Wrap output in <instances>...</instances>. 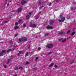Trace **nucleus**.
Here are the masks:
<instances>
[{"label": "nucleus", "mask_w": 76, "mask_h": 76, "mask_svg": "<svg viewBox=\"0 0 76 76\" xmlns=\"http://www.w3.org/2000/svg\"><path fill=\"white\" fill-rule=\"evenodd\" d=\"M61 16H60V18H61Z\"/></svg>", "instance_id": "obj_49"}, {"label": "nucleus", "mask_w": 76, "mask_h": 76, "mask_svg": "<svg viewBox=\"0 0 76 76\" xmlns=\"http://www.w3.org/2000/svg\"><path fill=\"white\" fill-rule=\"evenodd\" d=\"M23 26V27H26V25L25 24H24Z\"/></svg>", "instance_id": "obj_33"}, {"label": "nucleus", "mask_w": 76, "mask_h": 76, "mask_svg": "<svg viewBox=\"0 0 76 76\" xmlns=\"http://www.w3.org/2000/svg\"><path fill=\"white\" fill-rule=\"evenodd\" d=\"M6 0V1H7V0Z\"/></svg>", "instance_id": "obj_50"}, {"label": "nucleus", "mask_w": 76, "mask_h": 76, "mask_svg": "<svg viewBox=\"0 0 76 76\" xmlns=\"http://www.w3.org/2000/svg\"><path fill=\"white\" fill-rule=\"evenodd\" d=\"M28 14H29V15H31V14H32V13H31V12H29L28 13Z\"/></svg>", "instance_id": "obj_31"}, {"label": "nucleus", "mask_w": 76, "mask_h": 76, "mask_svg": "<svg viewBox=\"0 0 76 76\" xmlns=\"http://www.w3.org/2000/svg\"><path fill=\"white\" fill-rule=\"evenodd\" d=\"M21 21H22V20H19V23H20V22H21Z\"/></svg>", "instance_id": "obj_28"}, {"label": "nucleus", "mask_w": 76, "mask_h": 76, "mask_svg": "<svg viewBox=\"0 0 76 76\" xmlns=\"http://www.w3.org/2000/svg\"><path fill=\"white\" fill-rule=\"evenodd\" d=\"M38 50L39 51H40V50H41V48H40L39 47V48H38Z\"/></svg>", "instance_id": "obj_26"}, {"label": "nucleus", "mask_w": 76, "mask_h": 76, "mask_svg": "<svg viewBox=\"0 0 76 76\" xmlns=\"http://www.w3.org/2000/svg\"><path fill=\"white\" fill-rule=\"evenodd\" d=\"M50 61H51V58H50Z\"/></svg>", "instance_id": "obj_45"}, {"label": "nucleus", "mask_w": 76, "mask_h": 76, "mask_svg": "<svg viewBox=\"0 0 76 76\" xmlns=\"http://www.w3.org/2000/svg\"><path fill=\"white\" fill-rule=\"evenodd\" d=\"M9 61H10V60L9 59V60H8V62L7 63V64H8V63H9Z\"/></svg>", "instance_id": "obj_35"}, {"label": "nucleus", "mask_w": 76, "mask_h": 76, "mask_svg": "<svg viewBox=\"0 0 76 76\" xmlns=\"http://www.w3.org/2000/svg\"><path fill=\"white\" fill-rule=\"evenodd\" d=\"M75 32L73 31L72 33L71 34V36H73L75 34Z\"/></svg>", "instance_id": "obj_12"}, {"label": "nucleus", "mask_w": 76, "mask_h": 76, "mask_svg": "<svg viewBox=\"0 0 76 76\" xmlns=\"http://www.w3.org/2000/svg\"><path fill=\"white\" fill-rule=\"evenodd\" d=\"M3 56V53H0V56Z\"/></svg>", "instance_id": "obj_15"}, {"label": "nucleus", "mask_w": 76, "mask_h": 76, "mask_svg": "<svg viewBox=\"0 0 76 76\" xmlns=\"http://www.w3.org/2000/svg\"><path fill=\"white\" fill-rule=\"evenodd\" d=\"M7 21H5V23H7Z\"/></svg>", "instance_id": "obj_44"}, {"label": "nucleus", "mask_w": 76, "mask_h": 76, "mask_svg": "<svg viewBox=\"0 0 76 76\" xmlns=\"http://www.w3.org/2000/svg\"><path fill=\"white\" fill-rule=\"evenodd\" d=\"M55 68H57L58 67V66L56 65H55Z\"/></svg>", "instance_id": "obj_27"}, {"label": "nucleus", "mask_w": 76, "mask_h": 76, "mask_svg": "<svg viewBox=\"0 0 76 76\" xmlns=\"http://www.w3.org/2000/svg\"><path fill=\"white\" fill-rule=\"evenodd\" d=\"M19 28V26H16L15 27H14V29L16 30L18 29Z\"/></svg>", "instance_id": "obj_11"}, {"label": "nucleus", "mask_w": 76, "mask_h": 76, "mask_svg": "<svg viewBox=\"0 0 76 76\" xmlns=\"http://www.w3.org/2000/svg\"><path fill=\"white\" fill-rule=\"evenodd\" d=\"M14 69L15 70H18V67H15L14 68Z\"/></svg>", "instance_id": "obj_18"}, {"label": "nucleus", "mask_w": 76, "mask_h": 76, "mask_svg": "<svg viewBox=\"0 0 76 76\" xmlns=\"http://www.w3.org/2000/svg\"><path fill=\"white\" fill-rule=\"evenodd\" d=\"M19 53L20 54H22V52L20 51L19 52Z\"/></svg>", "instance_id": "obj_34"}, {"label": "nucleus", "mask_w": 76, "mask_h": 76, "mask_svg": "<svg viewBox=\"0 0 76 76\" xmlns=\"http://www.w3.org/2000/svg\"><path fill=\"white\" fill-rule=\"evenodd\" d=\"M19 42H25V41H27V38L26 37H23L21 39L20 38L19 39Z\"/></svg>", "instance_id": "obj_1"}, {"label": "nucleus", "mask_w": 76, "mask_h": 76, "mask_svg": "<svg viewBox=\"0 0 76 76\" xmlns=\"http://www.w3.org/2000/svg\"><path fill=\"white\" fill-rule=\"evenodd\" d=\"M10 43L11 44H13V41H10Z\"/></svg>", "instance_id": "obj_16"}, {"label": "nucleus", "mask_w": 76, "mask_h": 76, "mask_svg": "<svg viewBox=\"0 0 76 76\" xmlns=\"http://www.w3.org/2000/svg\"><path fill=\"white\" fill-rule=\"evenodd\" d=\"M30 26L31 28H35L36 26H37L35 25V24H31L30 25Z\"/></svg>", "instance_id": "obj_7"}, {"label": "nucleus", "mask_w": 76, "mask_h": 76, "mask_svg": "<svg viewBox=\"0 0 76 76\" xmlns=\"http://www.w3.org/2000/svg\"><path fill=\"white\" fill-rule=\"evenodd\" d=\"M20 55V53H18V56H19Z\"/></svg>", "instance_id": "obj_38"}, {"label": "nucleus", "mask_w": 76, "mask_h": 76, "mask_svg": "<svg viewBox=\"0 0 76 76\" xmlns=\"http://www.w3.org/2000/svg\"><path fill=\"white\" fill-rule=\"evenodd\" d=\"M21 3L23 5L24 4L26 3V2L24 0H23L21 1Z\"/></svg>", "instance_id": "obj_6"}, {"label": "nucleus", "mask_w": 76, "mask_h": 76, "mask_svg": "<svg viewBox=\"0 0 76 76\" xmlns=\"http://www.w3.org/2000/svg\"><path fill=\"white\" fill-rule=\"evenodd\" d=\"M54 65V63H52L49 66V67H51L52 66H53Z\"/></svg>", "instance_id": "obj_10"}, {"label": "nucleus", "mask_w": 76, "mask_h": 76, "mask_svg": "<svg viewBox=\"0 0 76 76\" xmlns=\"http://www.w3.org/2000/svg\"><path fill=\"white\" fill-rule=\"evenodd\" d=\"M9 3H8V4H7V6H9Z\"/></svg>", "instance_id": "obj_46"}, {"label": "nucleus", "mask_w": 76, "mask_h": 76, "mask_svg": "<svg viewBox=\"0 0 76 76\" xmlns=\"http://www.w3.org/2000/svg\"><path fill=\"white\" fill-rule=\"evenodd\" d=\"M49 35V33H48L45 34L46 35Z\"/></svg>", "instance_id": "obj_36"}, {"label": "nucleus", "mask_w": 76, "mask_h": 76, "mask_svg": "<svg viewBox=\"0 0 76 76\" xmlns=\"http://www.w3.org/2000/svg\"><path fill=\"white\" fill-rule=\"evenodd\" d=\"M56 1H58V0H56Z\"/></svg>", "instance_id": "obj_48"}, {"label": "nucleus", "mask_w": 76, "mask_h": 76, "mask_svg": "<svg viewBox=\"0 0 76 76\" xmlns=\"http://www.w3.org/2000/svg\"><path fill=\"white\" fill-rule=\"evenodd\" d=\"M72 30H73V31H74L75 30V28H73Z\"/></svg>", "instance_id": "obj_39"}, {"label": "nucleus", "mask_w": 76, "mask_h": 76, "mask_svg": "<svg viewBox=\"0 0 76 76\" xmlns=\"http://www.w3.org/2000/svg\"><path fill=\"white\" fill-rule=\"evenodd\" d=\"M26 18L27 19H29V15H27Z\"/></svg>", "instance_id": "obj_14"}, {"label": "nucleus", "mask_w": 76, "mask_h": 76, "mask_svg": "<svg viewBox=\"0 0 76 76\" xmlns=\"http://www.w3.org/2000/svg\"><path fill=\"white\" fill-rule=\"evenodd\" d=\"M17 24H18V22H16L15 23V25H16Z\"/></svg>", "instance_id": "obj_25"}, {"label": "nucleus", "mask_w": 76, "mask_h": 76, "mask_svg": "<svg viewBox=\"0 0 76 76\" xmlns=\"http://www.w3.org/2000/svg\"><path fill=\"white\" fill-rule=\"evenodd\" d=\"M47 29H53V27L51 26H48L47 27Z\"/></svg>", "instance_id": "obj_5"}, {"label": "nucleus", "mask_w": 76, "mask_h": 76, "mask_svg": "<svg viewBox=\"0 0 76 76\" xmlns=\"http://www.w3.org/2000/svg\"><path fill=\"white\" fill-rule=\"evenodd\" d=\"M74 63V61H73L72 62H71V64H72V63Z\"/></svg>", "instance_id": "obj_32"}, {"label": "nucleus", "mask_w": 76, "mask_h": 76, "mask_svg": "<svg viewBox=\"0 0 76 76\" xmlns=\"http://www.w3.org/2000/svg\"><path fill=\"white\" fill-rule=\"evenodd\" d=\"M41 4V1H39V4Z\"/></svg>", "instance_id": "obj_30"}, {"label": "nucleus", "mask_w": 76, "mask_h": 76, "mask_svg": "<svg viewBox=\"0 0 76 76\" xmlns=\"http://www.w3.org/2000/svg\"><path fill=\"white\" fill-rule=\"evenodd\" d=\"M69 38H70V37H69Z\"/></svg>", "instance_id": "obj_51"}, {"label": "nucleus", "mask_w": 76, "mask_h": 76, "mask_svg": "<svg viewBox=\"0 0 76 76\" xmlns=\"http://www.w3.org/2000/svg\"><path fill=\"white\" fill-rule=\"evenodd\" d=\"M30 48V46H29L28 47V48Z\"/></svg>", "instance_id": "obj_42"}, {"label": "nucleus", "mask_w": 76, "mask_h": 76, "mask_svg": "<svg viewBox=\"0 0 76 76\" xmlns=\"http://www.w3.org/2000/svg\"><path fill=\"white\" fill-rule=\"evenodd\" d=\"M10 51H11V49L8 50L7 51V52H8V53H9V52Z\"/></svg>", "instance_id": "obj_24"}, {"label": "nucleus", "mask_w": 76, "mask_h": 76, "mask_svg": "<svg viewBox=\"0 0 76 76\" xmlns=\"http://www.w3.org/2000/svg\"><path fill=\"white\" fill-rule=\"evenodd\" d=\"M1 53H6V50H3L2 51Z\"/></svg>", "instance_id": "obj_13"}, {"label": "nucleus", "mask_w": 76, "mask_h": 76, "mask_svg": "<svg viewBox=\"0 0 76 76\" xmlns=\"http://www.w3.org/2000/svg\"><path fill=\"white\" fill-rule=\"evenodd\" d=\"M63 34V31L59 33V35H61V34Z\"/></svg>", "instance_id": "obj_17"}, {"label": "nucleus", "mask_w": 76, "mask_h": 76, "mask_svg": "<svg viewBox=\"0 0 76 76\" xmlns=\"http://www.w3.org/2000/svg\"><path fill=\"white\" fill-rule=\"evenodd\" d=\"M38 57H37L36 58L35 61H37V60H38Z\"/></svg>", "instance_id": "obj_21"}, {"label": "nucleus", "mask_w": 76, "mask_h": 76, "mask_svg": "<svg viewBox=\"0 0 76 76\" xmlns=\"http://www.w3.org/2000/svg\"><path fill=\"white\" fill-rule=\"evenodd\" d=\"M22 8H20L18 9V12H20L22 11Z\"/></svg>", "instance_id": "obj_8"}, {"label": "nucleus", "mask_w": 76, "mask_h": 76, "mask_svg": "<svg viewBox=\"0 0 76 76\" xmlns=\"http://www.w3.org/2000/svg\"><path fill=\"white\" fill-rule=\"evenodd\" d=\"M18 69H22V67L20 66L18 68Z\"/></svg>", "instance_id": "obj_22"}, {"label": "nucleus", "mask_w": 76, "mask_h": 76, "mask_svg": "<svg viewBox=\"0 0 76 76\" xmlns=\"http://www.w3.org/2000/svg\"><path fill=\"white\" fill-rule=\"evenodd\" d=\"M70 30L68 31L67 32V34H69L70 33Z\"/></svg>", "instance_id": "obj_20"}, {"label": "nucleus", "mask_w": 76, "mask_h": 76, "mask_svg": "<svg viewBox=\"0 0 76 76\" xmlns=\"http://www.w3.org/2000/svg\"><path fill=\"white\" fill-rule=\"evenodd\" d=\"M16 36H18V34H16V35H15V37H16Z\"/></svg>", "instance_id": "obj_41"}, {"label": "nucleus", "mask_w": 76, "mask_h": 76, "mask_svg": "<svg viewBox=\"0 0 76 76\" xmlns=\"http://www.w3.org/2000/svg\"><path fill=\"white\" fill-rule=\"evenodd\" d=\"M58 20L59 22L60 23V22H64V20H65V18L63 17L61 19V20L60 19H58Z\"/></svg>", "instance_id": "obj_2"}, {"label": "nucleus", "mask_w": 76, "mask_h": 76, "mask_svg": "<svg viewBox=\"0 0 76 76\" xmlns=\"http://www.w3.org/2000/svg\"><path fill=\"white\" fill-rule=\"evenodd\" d=\"M28 56V52H27L26 53V57Z\"/></svg>", "instance_id": "obj_23"}, {"label": "nucleus", "mask_w": 76, "mask_h": 76, "mask_svg": "<svg viewBox=\"0 0 76 76\" xmlns=\"http://www.w3.org/2000/svg\"><path fill=\"white\" fill-rule=\"evenodd\" d=\"M53 45L51 44H49L47 45V47L48 48H52V47H53Z\"/></svg>", "instance_id": "obj_3"}, {"label": "nucleus", "mask_w": 76, "mask_h": 76, "mask_svg": "<svg viewBox=\"0 0 76 76\" xmlns=\"http://www.w3.org/2000/svg\"><path fill=\"white\" fill-rule=\"evenodd\" d=\"M29 64V62L28 61H27L25 64Z\"/></svg>", "instance_id": "obj_19"}, {"label": "nucleus", "mask_w": 76, "mask_h": 76, "mask_svg": "<svg viewBox=\"0 0 76 76\" xmlns=\"http://www.w3.org/2000/svg\"><path fill=\"white\" fill-rule=\"evenodd\" d=\"M51 54V52H49L48 53V54Z\"/></svg>", "instance_id": "obj_37"}, {"label": "nucleus", "mask_w": 76, "mask_h": 76, "mask_svg": "<svg viewBox=\"0 0 76 76\" xmlns=\"http://www.w3.org/2000/svg\"><path fill=\"white\" fill-rule=\"evenodd\" d=\"M17 76V75L16 74L15 75H14V76Z\"/></svg>", "instance_id": "obj_47"}, {"label": "nucleus", "mask_w": 76, "mask_h": 76, "mask_svg": "<svg viewBox=\"0 0 76 76\" xmlns=\"http://www.w3.org/2000/svg\"><path fill=\"white\" fill-rule=\"evenodd\" d=\"M11 1H10L9 2V3H10V2H11Z\"/></svg>", "instance_id": "obj_43"}, {"label": "nucleus", "mask_w": 76, "mask_h": 76, "mask_svg": "<svg viewBox=\"0 0 76 76\" xmlns=\"http://www.w3.org/2000/svg\"><path fill=\"white\" fill-rule=\"evenodd\" d=\"M54 22V21L53 20H51L50 23V25H52L53 23V22Z\"/></svg>", "instance_id": "obj_9"}, {"label": "nucleus", "mask_w": 76, "mask_h": 76, "mask_svg": "<svg viewBox=\"0 0 76 76\" xmlns=\"http://www.w3.org/2000/svg\"><path fill=\"white\" fill-rule=\"evenodd\" d=\"M3 66L5 68H6V65H4Z\"/></svg>", "instance_id": "obj_29"}, {"label": "nucleus", "mask_w": 76, "mask_h": 76, "mask_svg": "<svg viewBox=\"0 0 76 76\" xmlns=\"http://www.w3.org/2000/svg\"><path fill=\"white\" fill-rule=\"evenodd\" d=\"M66 41L65 39H59V41H62L63 42H65Z\"/></svg>", "instance_id": "obj_4"}, {"label": "nucleus", "mask_w": 76, "mask_h": 76, "mask_svg": "<svg viewBox=\"0 0 76 76\" xmlns=\"http://www.w3.org/2000/svg\"><path fill=\"white\" fill-rule=\"evenodd\" d=\"M51 3H50V4L49 5V6H51Z\"/></svg>", "instance_id": "obj_40"}]
</instances>
